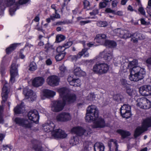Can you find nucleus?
Segmentation results:
<instances>
[{"mask_svg": "<svg viewBox=\"0 0 151 151\" xmlns=\"http://www.w3.org/2000/svg\"><path fill=\"white\" fill-rule=\"evenodd\" d=\"M11 78L10 81L12 82L14 80V78L18 75V71L15 63H12L10 70Z\"/></svg>", "mask_w": 151, "mask_h": 151, "instance_id": "obj_21", "label": "nucleus"}, {"mask_svg": "<svg viewBox=\"0 0 151 151\" xmlns=\"http://www.w3.org/2000/svg\"><path fill=\"white\" fill-rule=\"evenodd\" d=\"M65 104V102L62 100L53 101L51 106L52 110L55 112L60 111L63 109Z\"/></svg>", "mask_w": 151, "mask_h": 151, "instance_id": "obj_5", "label": "nucleus"}, {"mask_svg": "<svg viewBox=\"0 0 151 151\" xmlns=\"http://www.w3.org/2000/svg\"><path fill=\"white\" fill-rule=\"evenodd\" d=\"M28 116L29 119L35 122H37L38 121L39 116L38 112L36 110L29 111L28 113Z\"/></svg>", "mask_w": 151, "mask_h": 151, "instance_id": "obj_18", "label": "nucleus"}, {"mask_svg": "<svg viewBox=\"0 0 151 151\" xmlns=\"http://www.w3.org/2000/svg\"><path fill=\"white\" fill-rule=\"evenodd\" d=\"M108 4L106 1L101 2L99 4V8L100 9H102L106 7L108 5Z\"/></svg>", "mask_w": 151, "mask_h": 151, "instance_id": "obj_56", "label": "nucleus"}, {"mask_svg": "<svg viewBox=\"0 0 151 151\" xmlns=\"http://www.w3.org/2000/svg\"><path fill=\"white\" fill-rule=\"evenodd\" d=\"M68 81L70 84L74 86H78L79 85H78V83L79 82L80 80L78 79H74L73 76H69L68 78Z\"/></svg>", "mask_w": 151, "mask_h": 151, "instance_id": "obj_28", "label": "nucleus"}, {"mask_svg": "<svg viewBox=\"0 0 151 151\" xmlns=\"http://www.w3.org/2000/svg\"><path fill=\"white\" fill-rule=\"evenodd\" d=\"M5 83V84L4 86L2 89V92L1 93V96L2 100L1 101L2 106L3 104L6 101L8 98V95L9 93L8 88H7V84L6 83V81H4ZM2 106H0V123L3 124L4 122V120L3 119V116L2 115L3 112Z\"/></svg>", "mask_w": 151, "mask_h": 151, "instance_id": "obj_1", "label": "nucleus"}, {"mask_svg": "<svg viewBox=\"0 0 151 151\" xmlns=\"http://www.w3.org/2000/svg\"><path fill=\"white\" fill-rule=\"evenodd\" d=\"M65 48L63 45L62 46H59L57 48V52L59 53H61L64 52V51L65 50Z\"/></svg>", "mask_w": 151, "mask_h": 151, "instance_id": "obj_50", "label": "nucleus"}, {"mask_svg": "<svg viewBox=\"0 0 151 151\" xmlns=\"http://www.w3.org/2000/svg\"><path fill=\"white\" fill-rule=\"evenodd\" d=\"M16 6H15L11 7L9 9V12L11 16H12L14 14V12L16 10Z\"/></svg>", "mask_w": 151, "mask_h": 151, "instance_id": "obj_62", "label": "nucleus"}, {"mask_svg": "<svg viewBox=\"0 0 151 151\" xmlns=\"http://www.w3.org/2000/svg\"><path fill=\"white\" fill-rule=\"evenodd\" d=\"M37 69V66L36 64L34 62L31 63L29 65V70L33 71Z\"/></svg>", "mask_w": 151, "mask_h": 151, "instance_id": "obj_47", "label": "nucleus"}, {"mask_svg": "<svg viewBox=\"0 0 151 151\" xmlns=\"http://www.w3.org/2000/svg\"><path fill=\"white\" fill-rule=\"evenodd\" d=\"M76 96L74 93H69L63 100L66 103L70 104L73 103L76 100Z\"/></svg>", "mask_w": 151, "mask_h": 151, "instance_id": "obj_20", "label": "nucleus"}, {"mask_svg": "<svg viewBox=\"0 0 151 151\" xmlns=\"http://www.w3.org/2000/svg\"><path fill=\"white\" fill-rule=\"evenodd\" d=\"M144 77V76H142L141 75L133 74L132 73H130L129 78L131 81H137L142 79Z\"/></svg>", "mask_w": 151, "mask_h": 151, "instance_id": "obj_27", "label": "nucleus"}, {"mask_svg": "<svg viewBox=\"0 0 151 151\" xmlns=\"http://www.w3.org/2000/svg\"><path fill=\"white\" fill-rule=\"evenodd\" d=\"M106 37V36L105 34H98L96 35L95 40L100 44H103L104 42L105 45L109 47L114 48L116 46V43L115 42L108 40H104Z\"/></svg>", "mask_w": 151, "mask_h": 151, "instance_id": "obj_2", "label": "nucleus"}, {"mask_svg": "<svg viewBox=\"0 0 151 151\" xmlns=\"http://www.w3.org/2000/svg\"><path fill=\"white\" fill-rule=\"evenodd\" d=\"M59 79L58 77L54 75L49 77L47 79V83L52 86H57L58 85Z\"/></svg>", "mask_w": 151, "mask_h": 151, "instance_id": "obj_16", "label": "nucleus"}, {"mask_svg": "<svg viewBox=\"0 0 151 151\" xmlns=\"http://www.w3.org/2000/svg\"><path fill=\"white\" fill-rule=\"evenodd\" d=\"M130 73L133 74L141 75L144 76L145 72L144 70L139 66H134L130 70Z\"/></svg>", "mask_w": 151, "mask_h": 151, "instance_id": "obj_19", "label": "nucleus"}, {"mask_svg": "<svg viewBox=\"0 0 151 151\" xmlns=\"http://www.w3.org/2000/svg\"><path fill=\"white\" fill-rule=\"evenodd\" d=\"M132 37H137V38L139 40H143L145 38V36L144 35L137 32L132 34Z\"/></svg>", "mask_w": 151, "mask_h": 151, "instance_id": "obj_44", "label": "nucleus"}, {"mask_svg": "<svg viewBox=\"0 0 151 151\" xmlns=\"http://www.w3.org/2000/svg\"><path fill=\"white\" fill-rule=\"evenodd\" d=\"M72 42H67L66 43H65L64 44L63 46L65 48V49L66 48H67L71 46L72 45Z\"/></svg>", "mask_w": 151, "mask_h": 151, "instance_id": "obj_63", "label": "nucleus"}, {"mask_svg": "<svg viewBox=\"0 0 151 151\" xmlns=\"http://www.w3.org/2000/svg\"><path fill=\"white\" fill-rule=\"evenodd\" d=\"M23 93L26 98L29 101H32L35 100L37 96L35 93L27 87L24 88L23 90Z\"/></svg>", "mask_w": 151, "mask_h": 151, "instance_id": "obj_10", "label": "nucleus"}, {"mask_svg": "<svg viewBox=\"0 0 151 151\" xmlns=\"http://www.w3.org/2000/svg\"><path fill=\"white\" fill-rule=\"evenodd\" d=\"M79 139L76 136H73L72 137L69 141L70 145L72 146L76 145L78 143Z\"/></svg>", "mask_w": 151, "mask_h": 151, "instance_id": "obj_36", "label": "nucleus"}, {"mask_svg": "<svg viewBox=\"0 0 151 151\" xmlns=\"http://www.w3.org/2000/svg\"><path fill=\"white\" fill-rule=\"evenodd\" d=\"M138 11L142 15H145V11L143 8L141 6V4H139V7L138 9Z\"/></svg>", "mask_w": 151, "mask_h": 151, "instance_id": "obj_54", "label": "nucleus"}, {"mask_svg": "<svg viewBox=\"0 0 151 151\" xmlns=\"http://www.w3.org/2000/svg\"><path fill=\"white\" fill-rule=\"evenodd\" d=\"M83 2L84 6V9H87L88 7L90 6L89 2L87 0H84Z\"/></svg>", "mask_w": 151, "mask_h": 151, "instance_id": "obj_59", "label": "nucleus"}, {"mask_svg": "<svg viewBox=\"0 0 151 151\" xmlns=\"http://www.w3.org/2000/svg\"><path fill=\"white\" fill-rule=\"evenodd\" d=\"M65 54V52H64L61 53H59V54L56 55L55 57L56 60L57 61L61 60L64 58Z\"/></svg>", "mask_w": 151, "mask_h": 151, "instance_id": "obj_43", "label": "nucleus"}, {"mask_svg": "<svg viewBox=\"0 0 151 151\" xmlns=\"http://www.w3.org/2000/svg\"><path fill=\"white\" fill-rule=\"evenodd\" d=\"M32 148L35 151H42L43 150L41 142L36 140L32 141Z\"/></svg>", "mask_w": 151, "mask_h": 151, "instance_id": "obj_23", "label": "nucleus"}, {"mask_svg": "<svg viewBox=\"0 0 151 151\" xmlns=\"http://www.w3.org/2000/svg\"><path fill=\"white\" fill-rule=\"evenodd\" d=\"M56 118L58 121L65 122L70 120L71 117L69 113L63 112L59 114Z\"/></svg>", "mask_w": 151, "mask_h": 151, "instance_id": "obj_13", "label": "nucleus"}, {"mask_svg": "<svg viewBox=\"0 0 151 151\" xmlns=\"http://www.w3.org/2000/svg\"><path fill=\"white\" fill-rule=\"evenodd\" d=\"M43 52H41L40 53L39 59L41 60H42L45 59L47 58V54Z\"/></svg>", "mask_w": 151, "mask_h": 151, "instance_id": "obj_55", "label": "nucleus"}, {"mask_svg": "<svg viewBox=\"0 0 151 151\" xmlns=\"http://www.w3.org/2000/svg\"><path fill=\"white\" fill-rule=\"evenodd\" d=\"M120 82L122 85L124 87H126L128 84L127 80L124 78H122L120 80Z\"/></svg>", "mask_w": 151, "mask_h": 151, "instance_id": "obj_58", "label": "nucleus"}, {"mask_svg": "<svg viewBox=\"0 0 151 151\" xmlns=\"http://www.w3.org/2000/svg\"><path fill=\"white\" fill-rule=\"evenodd\" d=\"M126 93L129 96L132 97L135 94V91L133 89L127 87L125 89Z\"/></svg>", "mask_w": 151, "mask_h": 151, "instance_id": "obj_39", "label": "nucleus"}, {"mask_svg": "<svg viewBox=\"0 0 151 151\" xmlns=\"http://www.w3.org/2000/svg\"><path fill=\"white\" fill-rule=\"evenodd\" d=\"M100 63L95 64L92 69L93 71L95 73L100 75Z\"/></svg>", "mask_w": 151, "mask_h": 151, "instance_id": "obj_32", "label": "nucleus"}, {"mask_svg": "<svg viewBox=\"0 0 151 151\" xmlns=\"http://www.w3.org/2000/svg\"><path fill=\"white\" fill-rule=\"evenodd\" d=\"M14 111L16 114H21L25 111V108L21 105H18L14 109Z\"/></svg>", "mask_w": 151, "mask_h": 151, "instance_id": "obj_34", "label": "nucleus"}, {"mask_svg": "<svg viewBox=\"0 0 151 151\" xmlns=\"http://www.w3.org/2000/svg\"><path fill=\"white\" fill-rule=\"evenodd\" d=\"M73 73L74 75L78 77H80L83 75L84 73L79 67H77L75 68L74 70Z\"/></svg>", "mask_w": 151, "mask_h": 151, "instance_id": "obj_37", "label": "nucleus"}, {"mask_svg": "<svg viewBox=\"0 0 151 151\" xmlns=\"http://www.w3.org/2000/svg\"><path fill=\"white\" fill-rule=\"evenodd\" d=\"M92 127L94 128H103L106 126L104 119L101 118H96L95 120Z\"/></svg>", "mask_w": 151, "mask_h": 151, "instance_id": "obj_14", "label": "nucleus"}, {"mask_svg": "<svg viewBox=\"0 0 151 151\" xmlns=\"http://www.w3.org/2000/svg\"><path fill=\"white\" fill-rule=\"evenodd\" d=\"M137 106L140 108L144 109H147L151 107V103L150 101L145 97L141 98L137 100Z\"/></svg>", "mask_w": 151, "mask_h": 151, "instance_id": "obj_7", "label": "nucleus"}, {"mask_svg": "<svg viewBox=\"0 0 151 151\" xmlns=\"http://www.w3.org/2000/svg\"><path fill=\"white\" fill-rule=\"evenodd\" d=\"M131 108L130 106L127 104H124L121 107L120 111L123 117L128 119L131 116Z\"/></svg>", "mask_w": 151, "mask_h": 151, "instance_id": "obj_9", "label": "nucleus"}, {"mask_svg": "<svg viewBox=\"0 0 151 151\" xmlns=\"http://www.w3.org/2000/svg\"><path fill=\"white\" fill-rule=\"evenodd\" d=\"M107 24V23L106 22L100 21L97 23V26L101 27H106Z\"/></svg>", "mask_w": 151, "mask_h": 151, "instance_id": "obj_51", "label": "nucleus"}, {"mask_svg": "<svg viewBox=\"0 0 151 151\" xmlns=\"http://www.w3.org/2000/svg\"><path fill=\"white\" fill-rule=\"evenodd\" d=\"M58 91L59 93L60 96L62 98V100H63L64 98L69 93V90L66 88H60L58 90Z\"/></svg>", "mask_w": 151, "mask_h": 151, "instance_id": "obj_25", "label": "nucleus"}, {"mask_svg": "<svg viewBox=\"0 0 151 151\" xmlns=\"http://www.w3.org/2000/svg\"><path fill=\"white\" fill-rule=\"evenodd\" d=\"M42 127V129L45 132H52L54 130L55 125L53 122H50L43 124Z\"/></svg>", "mask_w": 151, "mask_h": 151, "instance_id": "obj_24", "label": "nucleus"}, {"mask_svg": "<svg viewBox=\"0 0 151 151\" xmlns=\"http://www.w3.org/2000/svg\"><path fill=\"white\" fill-rule=\"evenodd\" d=\"M1 10L0 11V16H2L4 14V10L6 7L5 6H3V3L2 2L0 3Z\"/></svg>", "mask_w": 151, "mask_h": 151, "instance_id": "obj_57", "label": "nucleus"}, {"mask_svg": "<svg viewBox=\"0 0 151 151\" xmlns=\"http://www.w3.org/2000/svg\"><path fill=\"white\" fill-rule=\"evenodd\" d=\"M65 39V37L61 35H58L56 38V41L58 42H60L64 40Z\"/></svg>", "mask_w": 151, "mask_h": 151, "instance_id": "obj_48", "label": "nucleus"}, {"mask_svg": "<svg viewBox=\"0 0 151 151\" xmlns=\"http://www.w3.org/2000/svg\"><path fill=\"white\" fill-rule=\"evenodd\" d=\"M95 96L94 94L93 93H90L86 97V99L90 101H93L95 100Z\"/></svg>", "mask_w": 151, "mask_h": 151, "instance_id": "obj_49", "label": "nucleus"}, {"mask_svg": "<svg viewBox=\"0 0 151 151\" xmlns=\"http://www.w3.org/2000/svg\"><path fill=\"white\" fill-rule=\"evenodd\" d=\"M59 69L60 71V75L61 77L63 76L68 72L67 67L64 64L60 65Z\"/></svg>", "mask_w": 151, "mask_h": 151, "instance_id": "obj_33", "label": "nucleus"}, {"mask_svg": "<svg viewBox=\"0 0 151 151\" xmlns=\"http://www.w3.org/2000/svg\"><path fill=\"white\" fill-rule=\"evenodd\" d=\"M138 64L137 60H134L133 61L129 62L128 64L127 67L128 69L130 70L132 69L133 67L136 66Z\"/></svg>", "mask_w": 151, "mask_h": 151, "instance_id": "obj_40", "label": "nucleus"}, {"mask_svg": "<svg viewBox=\"0 0 151 151\" xmlns=\"http://www.w3.org/2000/svg\"><path fill=\"white\" fill-rule=\"evenodd\" d=\"M117 132L120 134L123 139H124L130 135V133L127 131L119 129L117 130Z\"/></svg>", "mask_w": 151, "mask_h": 151, "instance_id": "obj_31", "label": "nucleus"}, {"mask_svg": "<svg viewBox=\"0 0 151 151\" xmlns=\"http://www.w3.org/2000/svg\"><path fill=\"white\" fill-rule=\"evenodd\" d=\"M5 68L4 66L3 63L2 62L1 64V68L0 69V73L2 76H3L5 73Z\"/></svg>", "mask_w": 151, "mask_h": 151, "instance_id": "obj_60", "label": "nucleus"}, {"mask_svg": "<svg viewBox=\"0 0 151 151\" xmlns=\"http://www.w3.org/2000/svg\"><path fill=\"white\" fill-rule=\"evenodd\" d=\"M45 52H47L50 50L52 49V46L47 43L45 45Z\"/></svg>", "mask_w": 151, "mask_h": 151, "instance_id": "obj_53", "label": "nucleus"}, {"mask_svg": "<svg viewBox=\"0 0 151 151\" xmlns=\"http://www.w3.org/2000/svg\"><path fill=\"white\" fill-rule=\"evenodd\" d=\"M99 13V10L97 9H95L93 10L92 12L90 13L91 15H95Z\"/></svg>", "mask_w": 151, "mask_h": 151, "instance_id": "obj_64", "label": "nucleus"}, {"mask_svg": "<svg viewBox=\"0 0 151 151\" xmlns=\"http://www.w3.org/2000/svg\"><path fill=\"white\" fill-rule=\"evenodd\" d=\"M51 20L54 21L55 19H59L60 18V15L57 13V10H55V14H53L50 16Z\"/></svg>", "mask_w": 151, "mask_h": 151, "instance_id": "obj_46", "label": "nucleus"}, {"mask_svg": "<svg viewBox=\"0 0 151 151\" xmlns=\"http://www.w3.org/2000/svg\"><path fill=\"white\" fill-rule=\"evenodd\" d=\"M55 91L48 89H44L42 91L43 96L46 98L53 97L55 95Z\"/></svg>", "mask_w": 151, "mask_h": 151, "instance_id": "obj_29", "label": "nucleus"}, {"mask_svg": "<svg viewBox=\"0 0 151 151\" xmlns=\"http://www.w3.org/2000/svg\"><path fill=\"white\" fill-rule=\"evenodd\" d=\"M88 50V49L86 48L82 49V50L78 53V55L79 56V57L81 58L83 54H84V57H88L89 53L87 52Z\"/></svg>", "mask_w": 151, "mask_h": 151, "instance_id": "obj_38", "label": "nucleus"}, {"mask_svg": "<svg viewBox=\"0 0 151 151\" xmlns=\"http://www.w3.org/2000/svg\"><path fill=\"white\" fill-rule=\"evenodd\" d=\"M52 136L55 139L65 138L67 134L63 131L60 129H56L51 132Z\"/></svg>", "mask_w": 151, "mask_h": 151, "instance_id": "obj_12", "label": "nucleus"}, {"mask_svg": "<svg viewBox=\"0 0 151 151\" xmlns=\"http://www.w3.org/2000/svg\"><path fill=\"white\" fill-rule=\"evenodd\" d=\"M20 45V43H14L10 45L9 47L6 49V53L9 54L13 51L16 49L17 45Z\"/></svg>", "mask_w": 151, "mask_h": 151, "instance_id": "obj_35", "label": "nucleus"}, {"mask_svg": "<svg viewBox=\"0 0 151 151\" xmlns=\"http://www.w3.org/2000/svg\"><path fill=\"white\" fill-rule=\"evenodd\" d=\"M45 52H47L50 50L52 49V46L47 43L45 45Z\"/></svg>", "mask_w": 151, "mask_h": 151, "instance_id": "obj_52", "label": "nucleus"}, {"mask_svg": "<svg viewBox=\"0 0 151 151\" xmlns=\"http://www.w3.org/2000/svg\"><path fill=\"white\" fill-rule=\"evenodd\" d=\"M94 151H104V147L103 144L100 142H96L94 146Z\"/></svg>", "mask_w": 151, "mask_h": 151, "instance_id": "obj_30", "label": "nucleus"}, {"mask_svg": "<svg viewBox=\"0 0 151 151\" xmlns=\"http://www.w3.org/2000/svg\"><path fill=\"white\" fill-rule=\"evenodd\" d=\"M14 121L16 124L26 128H30L32 126V123L26 119L17 117Z\"/></svg>", "mask_w": 151, "mask_h": 151, "instance_id": "obj_6", "label": "nucleus"}, {"mask_svg": "<svg viewBox=\"0 0 151 151\" xmlns=\"http://www.w3.org/2000/svg\"><path fill=\"white\" fill-rule=\"evenodd\" d=\"M71 131L73 133L79 136L83 135L87 136L90 135L92 132L91 129L90 128H87L86 130L81 127H74L72 129Z\"/></svg>", "mask_w": 151, "mask_h": 151, "instance_id": "obj_4", "label": "nucleus"}, {"mask_svg": "<svg viewBox=\"0 0 151 151\" xmlns=\"http://www.w3.org/2000/svg\"><path fill=\"white\" fill-rule=\"evenodd\" d=\"M100 55L104 60L109 61L113 58V50L111 49H106L100 53Z\"/></svg>", "mask_w": 151, "mask_h": 151, "instance_id": "obj_11", "label": "nucleus"}, {"mask_svg": "<svg viewBox=\"0 0 151 151\" xmlns=\"http://www.w3.org/2000/svg\"><path fill=\"white\" fill-rule=\"evenodd\" d=\"M100 75L107 73L109 70V67L106 63H100Z\"/></svg>", "mask_w": 151, "mask_h": 151, "instance_id": "obj_26", "label": "nucleus"}, {"mask_svg": "<svg viewBox=\"0 0 151 151\" xmlns=\"http://www.w3.org/2000/svg\"><path fill=\"white\" fill-rule=\"evenodd\" d=\"M139 91L142 95L147 96L151 95V87L150 86L145 85L140 87Z\"/></svg>", "mask_w": 151, "mask_h": 151, "instance_id": "obj_17", "label": "nucleus"}, {"mask_svg": "<svg viewBox=\"0 0 151 151\" xmlns=\"http://www.w3.org/2000/svg\"><path fill=\"white\" fill-rule=\"evenodd\" d=\"M96 118L86 112V120L88 122H90L91 121L94 120Z\"/></svg>", "mask_w": 151, "mask_h": 151, "instance_id": "obj_45", "label": "nucleus"}, {"mask_svg": "<svg viewBox=\"0 0 151 151\" xmlns=\"http://www.w3.org/2000/svg\"><path fill=\"white\" fill-rule=\"evenodd\" d=\"M86 112L96 118L98 116L99 111L96 106L95 105L88 106Z\"/></svg>", "mask_w": 151, "mask_h": 151, "instance_id": "obj_15", "label": "nucleus"}, {"mask_svg": "<svg viewBox=\"0 0 151 151\" xmlns=\"http://www.w3.org/2000/svg\"><path fill=\"white\" fill-rule=\"evenodd\" d=\"M114 32L121 38L126 39L132 37V34H130L128 30L124 29L118 28L114 30Z\"/></svg>", "mask_w": 151, "mask_h": 151, "instance_id": "obj_8", "label": "nucleus"}, {"mask_svg": "<svg viewBox=\"0 0 151 151\" xmlns=\"http://www.w3.org/2000/svg\"><path fill=\"white\" fill-rule=\"evenodd\" d=\"M151 127V117L148 118L144 120L142 126L137 127L134 133V137L136 138L142 133L146 131L148 128Z\"/></svg>", "mask_w": 151, "mask_h": 151, "instance_id": "obj_3", "label": "nucleus"}, {"mask_svg": "<svg viewBox=\"0 0 151 151\" xmlns=\"http://www.w3.org/2000/svg\"><path fill=\"white\" fill-rule=\"evenodd\" d=\"M45 80L42 77H37L32 81V85L35 87H38L41 86L44 83Z\"/></svg>", "mask_w": 151, "mask_h": 151, "instance_id": "obj_22", "label": "nucleus"}, {"mask_svg": "<svg viewBox=\"0 0 151 151\" xmlns=\"http://www.w3.org/2000/svg\"><path fill=\"white\" fill-rule=\"evenodd\" d=\"M119 60V63L121 64H122L125 63V58L124 57H121L118 58Z\"/></svg>", "mask_w": 151, "mask_h": 151, "instance_id": "obj_61", "label": "nucleus"}, {"mask_svg": "<svg viewBox=\"0 0 151 151\" xmlns=\"http://www.w3.org/2000/svg\"><path fill=\"white\" fill-rule=\"evenodd\" d=\"M113 98L114 100L119 103H121L122 102V100L123 99L122 96L120 94H117L114 95Z\"/></svg>", "mask_w": 151, "mask_h": 151, "instance_id": "obj_41", "label": "nucleus"}, {"mask_svg": "<svg viewBox=\"0 0 151 151\" xmlns=\"http://www.w3.org/2000/svg\"><path fill=\"white\" fill-rule=\"evenodd\" d=\"M15 2V0H4V2H2L3 3V5L6 7L13 5Z\"/></svg>", "mask_w": 151, "mask_h": 151, "instance_id": "obj_42", "label": "nucleus"}]
</instances>
